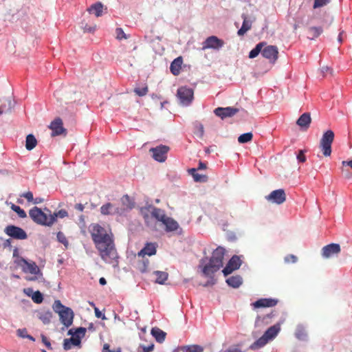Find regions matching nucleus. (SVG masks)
<instances>
[{
  "mask_svg": "<svg viewBox=\"0 0 352 352\" xmlns=\"http://www.w3.org/2000/svg\"><path fill=\"white\" fill-rule=\"evenodd\" d=\"M89 231L101 258L107 263H118V256L111 232L98 223L91 225Z\"/></svg>",
  "mask_w": 352,
  "mask_h": 352,
  "instance_id": "obj_1",
  "label": "nucleus"
},
{
  "mask_svg": "<svg viewBox=\"0 0 352 352\" xmlns=\"http://www.w3.org/2000/svg\"><path fill=\"white\" fill-rule=\"evenodd\" d=\"M140 212L146 226L152 230H157V221L162 222L168 232L176 231L179 226L173 218L168 217L165 211L151 205L142 207Z\"/></svg>",
  "mask_w": 352,
  "mask_h": 352,
  "instance_id": "obj_2",
  "label": "nucleus"
},
{
  "mask_svg": "<svg viewBox=\"0 0 352 352\" xmlns=\"http://www.w3.org/2000/svg\"><path fill=\"white\" fill-rule=\"evenodd\" d=\"M14 262L17 267L21 269L23 272L33 275L31 277L25 278L27 280L35 281L43 276V272L34 261H28L23 257L17 256Z\"/></svg>",
  "mask_w": 352,
  "mask_h": 352,
  "instance_id": "obj_3",
  "label": "nucleus"
},
{
  "mask_svg": "<svg viewBox=\"0 0 352 352\" xmlns=\"http://www.w3.org/2000/svg\"><path fill=\"white\" fill-rule=\"evenodd\" d=\"M47 212L50 213V210L45 208L44 209ZM30 218L37 224L51 226L54 223V217H50V214L47 215L41 208L34 206L29 211Z\"/></svg>",
  "mask_w": 352,
  "mask_h": 352,
  "instance_id": "obj_4",
  "label": "nucleus"
},
{
  "mask_svg": "<svg viewBox=\"0 0 352 352\" xmlns=\"http://www.w3.org/2000/svg\"><path fill=\"white\" fill-rule=\"evenodd\" d=\"M54 311L58 314L61 322L67 327L71 326L74 319V311L69 307L64 306L60 300H56L53 305Z\"/></svg>",
  "mask_w": 352,
  "mask_h": 352,
  "instance_id": "obj_5",
  "label": "nucleus"
},
{
  "mask_svg": "<svg viewBox=\"0 0 352 352\" xmlns=\"http://www.w3.org/2000/svg\"><path fill=\"white\" fill-rule=\"evenodd\" d=\"M334 140V133L331 130H327L324 133L320 140V147L325 157L331 154V144Z\"/></svg>",
  "mask_w": 352,
  "mask_h": 352,
  "instance_id": "obj_6",
  "label": "nucleus"
},
{
  "mask_svg": "<svg viewBox=\"0 0 352 352\" xmlns=\"http://www.w3.org/2000/svg\"><path fill=\"white\" fill-rule=\"evenodd\" d=\"M177 96L183 105H189L194 98V92L191 88L181 87L177 89Z\"/></svg>",
  "mask_w": 352,
  "mask_h": 352,
  "instance_id": "obj_7",
  "label": "nucleus"
},
{
  "mask_svg": "<svg viewBox=\"0 0 352 352\" xmlns=\"http://www.w3.org/2000/svg\"><path fill=\"white\" fill-rule=\"evenodd\" d=\"M169 147L165 145H160L155 148H151L149 152L152 153L153 159L160 162H164L167 158V153Z\"/></svg>",
  "mask_w": 352,
  "mask_h": 352,
  "instance_id": "obj_8",
  "label": "nucleus"
},
{
  "mask_svg": "<svg viewBox=\"0 0 352 352\" xmlns=\"http://www.w3.org/2000/svg\"><path fill=\"white\" fill-rule=\"evenodd\" d=\"M49 128L52 130V136L55 137L60 135H66L67 130L63 127V122L61 118H55L50 124Z\"/></svg>",
  "mask_w": 352,
  "mask_h": 352,
  "instance_id": "obj_9",
  "label": "nucleus"
},
{
  "mask_svg": "<svg viewBox=\"0 0 352 352\" xmlns=\"http://www.w3.org/2000/svg\"><path fill=\"white\" fill-rule=\"evenodd\" d=\"M4 231L7 235L16 239H25L28 237L26 232L22 228L15 226H8Z\"/></svg>",
  "mask_w": 352,
  "mask_h": 352,
  "instance_id": "obj_10",
  "label": "nucleus"
},
{
  "mask_svg": "<svg viewBox=\"0 0 352 352\" xmlns=\"http://www.w3.org/2000/svg\"><path fill=\"white\" fill-rule=\"evenodd\" d=\"M224 45V41L216 36H210L208 37L203 43L202 50L214 49L219 50Z\"/></svg>",
  "mask_w": 352,
  "mask_h": 352,
  "instance_id": "obj_11",
  "label": "nucleus"
},
{
  "mask_svg": "<svg viewBox=\"0 0 352 352\" xmlns=\"http://www.w3.org/2000/svg\"><path fill=\"white\" fill-rule=\"evenodd\" d=\"M262 56L270 62L274 63L278 56V50L275 45H265L262 49Z\"/></svg>",
  "mask_w": 352,
  "mask_h": 352,
  "instance_id": "obj_12",
  "label": "nucleus"
},
{
  "mask_svg": "<svg viewBox=\"0 0 352 352\" xmlns=\"http://www.w3.org/2000/svg\"><path fill=\"white\" fill-rule=\"evenodd\" d=\"M266 199L272 203L282 204L286 200V195L283 189L273 190L266 197Z\"/></svg>",
  "mask_w": 352,
  "mask_h": 352,
  "instance_id": "obj_13",
  "label": "nucleus"
},
{
  "mask_svg": "<svg viewBox=\"0 0 352 352\" xmlns=\"http://www.w3.org/2000/svg\"><path fill=\"white\" fill-rule=\"evenodd\" d=\"M242 261L239 256L234 255L228 261L227 265L223 270L224 276H228L234 270H238L241 265Z\"/></svg>",
  "mask_w": 352,
  "mask_h": 352,
  "instance_id": "obj_14",
  "label": "nucleus"
},
{
  "mask_svg": "<svg viewBox=\"0 0 352 352\" xmlns=\"http://www.w3.org/2000/svg\"><path fill=\"white\" fill-rule=\"evenodd\" d=\"M340 246L338 243H331L325 245L322 249V256L328 258L340 252Z\"/></svg>",
  "mask_w": 352,
  "mask_h": 352,
  "instance_id": "obj_15",
  "label": "nucleus"
},
{
  "mask_svg": "<svg viewBox=\"0 0 352 352\" xmlns=\"http://www.w3.org/2000/svg\"><path fill=\"white\" fill-rule=\"evenodd\" d=\"M215 115L220 117L221 119H224L228 117H232L239 112L237 108L228 107H218L214 111Z\"/></svg>",
  "mask_w": 352,
  "mask_h": 352,
  "instance_id": "obj_16",
  "label": "nucleus"
},
{
  "mask_svg": "<svg viewBox=\"0 0 352 352\" xmlns=\"http://www.w3.org/2000/svg\"><path fill=\"white\" fill-rule=\"evenodd\" d=\"M278 300L275 298H260L252 303L254 308L273 307L278 304Z\"/></svg>",
  "mask_w": 352,
  "mask_h": 352,
  "instance_id": "obj_17",
  "label": "nucleus"
},
{
  "mask_svg": "<svg viewBox=\"0 0 352 352\" xmlns=\"http://www.w3.org/2000/svg\"><path fill=\"white\" fill-rule=\"evenodd\" d=\"M157 246L155 243H147L138 253V256L144 258L146 255L149 256L155 255L157 252Z\"/></svg>",
  "mask_w": 352,
  "mask_h": 352,
  "instance_id": "obj_18",
  "label": "nucleus"
},
{
  "mask_svg": "<svg viewBox=\"0 0 352 352\" xmlns=\"http://www.w3.org/2000/svg\"><path fill=\"white\" fill-rule=\"evenodd\" d=\"M225 252H226V250L223 248L218 247L212 252V256L210 260H211L212 261V263H214L215 264H218L222 267Z\"/></svg>",
  "mask_w": 352,
  "mask_h": 352,
  "instance_id": "obj_19",
  "label": "nucleus"
},
{
  "mask_svg": "<svg viewBox=\"0 0 352 352\" xmlns=\"http://www.w3.org/2000/svg\"><path fill=\"white\" fill-rule=\"evenodd\" d=\"M100 212L103 215H109L113 214H122V211L120 208L114 207L111 203H107L100 207Z\"/></svg>",
  "mask_w": 352,
  "mask_h": 352,
  "instance_id": "obj_20",
  "label": "nucleus"
},
{
  "mask_svg": "<svg viewBox=\"0 0 352 352\" xmlns=\"http://www.w3.org/2000/svg\"><path fill=\"white\" fill-rule=\"evenodd\" d=\"M221 267V266L212 263V261L210 260L209 263L204 267L202 271L204 275L210 276L217 272Z\"/></svg>",
  "mask_w": 352,
  "mask_h": 352,
  "instance_id": "obj_21",
  "label": "nucleus"
},
{
  "mask_svg": "<svg viewBox=\"0 0 352 352\" xmlns=\"http://www.w3.org/2000/svg\"><path fill=\"white\" fill-rule=\"evenodd\" d=\"M242 19H243L242 26L237 32L239 36H243L252 28V21L248 19L245 14H242Z\"/></svg>",
  "mask_w": 352,
  "mask_h": 352,
  "instance_id": "obj_22",
  "label": "nucleus"
},
{
  "mask_svg": "<svg viewBox=\"0 0 352 352\" xmlns=\"http://www.w3.org/2000/svg\"><path fill=\"white\" fill-rule=\"evenodd\" d=\"M183 60L182 57H177L175 58L170 64V69L171 73L177 76L179 74L181 69H182V65Z\"/></svg>",
  "mask_w": 352,
  "mask_h": 352,
  "instance_id": "obj_23",
  "label": "nucleus"
},
{
  "mask_svg": "<svg viewBox=\"0 0 352 352\" xmlns=\"http://www.w3.org/2000/svg\"><path fill=\"white\" fill-rule=\"evenodd\" d=\"M274 316V312H271L263 316H258L256 319V324L257 326L267 325L272 322V318Z\"/></svg>",
  "mask_w": 352,
  "mask_h": 352,
  "instance_id": "obj_24",
  "label": "nucleus"
},
{
  "mask_svg": "<svg viewBox=\"0 0 352 352\" xmlns=\"http://www.w3.org/2000/svg\"><path fill=\"white\" fill-rule=\"evenodd\" d=\"M311 118L309 113H304L297 120L296 124L300 127L307 129L311 123Z\"/></svg>",
  "mask_w": 352,
  "mask_h": 352,
  "instance_id": "obj_25",
  "label": "nucleus"
},
{
  "mask_svg": "<svg viewBox=\"0 0 352 352\" xmlns=\"http://www.w3.org/2000/svg\"><path fill=\"white\" fill-rule=\"evenodd\" d=\"M280 330V327L279 324H274L270 327L265 333L264 335L267 337L270 340L274 338L278 332Z\"/></svg>",
  "mask_w": 352,
  "mask_h": 352,
  "instance_id": "obj_26",
  "label": "nucleus"
},
{
  "mask_svg": "<svg viewBox=\"0 0 352 352\" xmlns=\"http://www.w3.org/2000/svg\"><path fill=\"white\" fill-rule=\"evenodd\" d=\"M151 334L155 338L156 341L162 343L166 338V333L157 327L151 329Z\"/></svg>",
  "mask_w": 352,
  "mask_h": 352,
  "instance_id": "obj_27",
  "label": "nucleus"
},
{
  "mask_svg": "<svg viewBox=\"0 0 352 352\" xmlns=\"http://www.w3.org/2000/svg\"><path fill=\"white\" fill-rule=\"evenodd\" d=\"M204 349L199 345L184 346L179 348L176 352H203Z\"/></svg>",
  "mask_w": 352,
  "mask_h": 352,
  "instance_id": "obj_28",
  "label": "nucleus"
},
{
  "mask_svg": "<svg viewBox=\"0 0 352 352\" xmlns=\"http://www.w3.org/2000/svg\"><path fill=\"white\" fill-rule=\"evenodd\" d=\"M103 10V5L100 2L96 3L91 5L87 11L90 13L93 12L96 16L99 17L102 16Z\"/></svg>",
  "mask_w": 352,
  "mask_h": 352,
  "instance_id": "obj_29",
  "label": "nucleus"
},
{
  "mask_svg": "<svg viewBox=\"0 0 352 352\" xmlns=\"http://www.w3.org/2000/svg\"><path fill=\"white\" fill-rule=\"evenodd\" d=\"M269 340H270L263 334L260 338H258L254 343H252L250 345V348L252 350L258 349L264 346L268 342Z\"/></svg>",
  "mask_w": 352,
  "mask_h": 352,
  "instance_id": "obj_30",
  "label": "nucleus"
},
{
  "mask_svg": "<svg viewBox=\"0 0 352 352\" xmlns=\"http://www.w3.org/2000/svg\"><path fill=\"white\" fill-rule=\"evenodd\" d=\"M295 336L298 340H303L307 337V331L303 324H298L296 327Z\"/></svg>",
  "mask_w": 352,
  "mask_h": 352,
  "instance_id": "obj_31",
  "label": "nucleus"
},
{
  "mask_svg": "<svg viewBox=\"0 0 352 352\" xmlns=\"http://www.w3.org/2000/svg\"><path fill=\"white\" fill-rule=\"evenodd\" d=\"M121 201L122 204L124 205V208H120V210L122 211V214L124 213V211L131 210L134 206L133 202L131 200L129 196H128L127 195H124L122 197Z\"/></svg>",
  "mask_w": 352,
  "mask_h": 352,
  "instance_id": "obj_32",
  "label": "nucleus"
},
{
  "mask_svg": "<svg viewBox=\"0 0 352 352\" xmlns=\"http://www.w3.org/2000/svg\"><path fill=\"white\" fill-rule=\"evenodd\" d=\"M196 168H190L188 170L189 173L192 176L194 180L197 182H206L208 177L205 175H201L197 173Z\"/></svg>",
  "mask_w": 352,
  "mask_h": 352,
  "instance_id": "obj_33",
  "label": "nucleus"
},
{
  "mask_svg": "<svg viewBox=\"0 0 352 352\" xmlns=\"http://www.w3.org/2000/svg\"><path fill=\"white\" fill-rule=\"evenodd\" d=\"M228 285L237 288L242 284V278L240 276H232L226 280Z\"/></svg>",
  "mask_w": 352,
  "mask_h": 352,
  "instance_id": "obj_34",
  "label": "nucleus"
},
{
  "mask_svg": "<svg viewBox=\"0 0 352 352\" xmlns=\"http://www.w3.org/2000/svg\"><path fill=\"white\" fill-rule=\"evenodd\" d=\"M323 32L321 27H311L308 29V38L314 39L318 37Z\"/></svg>",
  "mask_w": 352,
  "mask_h": 352,
  "instance_id": "obj_35",
  "label": "nucleus"
},
{
  "mask_svg": "<svg viewBox=\"0 0 352 352\" xmlns=\"http://www.w3.org/2000/svg\"><path fill=\"white\" fill-rule=\"evenodd\" d=\"M37 144V140L32 134H29L25 140V148L28 151L32 150Z\"/></svg>",
  "mask_w": 352,
  "mask_h": 352,
  "instance_id": "obj_36",
  "label": "nucleus"
},
{
  "mask_svg": "<svg viewBox=\"0 0 352 352\" xmlns=\"http://www.w3.org/2000/svg\"><path fill=\"white\" fill-rule=\"evenodd\" d=\"M265 45H266L265 42L258 43L256 47L250 52L249 58H254L256 57L259 53L262 54V49Z\"/></svg>",
  "mask_w": 352,
  "mask_h": 352,
  "instance_id": "obj_37",
  "label": "nucleus"
},
{
  "mask_svg": "<svg viewBox=\"0 0 352 352\" xmlns=\"http://www.w3.org/2000/svg\"><path fill=\"white\" fill-rule=\"evenodd\" d=\"M154 274L156 276L155 283L163 285L168 279V274L166 272L155 271Z\"/></svg>",
  "mask_w": 352,
  "mask_h": 352,
  "instance_id": "obj_38",
  "label": "nucleus"
},
{
  "mask_svg": "<svg viewBox=\"0 0 352 352\" xmlns=\"http://www.w3.org/2000/svg\"><path fill=\"white\" fill-rule=\"evenodd\" d=\"M149 265V261L147 258H142L138 263L137 268L142 273H144L147 271Z\"/></svg>",
  "mask_w": 352,
  "mask_h": 352,
  "instance_id": "obj_39",
  "label": "nucleus"
},
{
  "mask_svg": "<svg viewBox=\"0 0 352 352\" xmlns=\"http://www.w3.org/2000/svg\"><path fill=\"white\" fill-rule=\"evenodd\" d=\"M253 138V134L251 132L245 133L241 135L238 138V142L241 144H244L250 142Z\"/></svg>",
  "mask_w": 352,
  "mask_h": 352,
  "instance_id": "obj_40",
  "label": "nucleus"
},
{
  "mask_svg": "<svg viewBox=\"0 0 352 352\" xmlns=\"http://www.w3.org/2000/svg\"><path fill=\"white\" fill-rule=\"evenodd\" d=\"M11 208L13 211H14L19 217L25 218L27 217L26 212L22 208H21L19 206L12 204L11 206Z\"/></svg>",
  "mask_w": 352,
  "mask_h": 352,
  "instance_id": "obj_41",
  "label": "nucleus"
},
{
  "mask_svg": "<svg viewBox=\"0 0 352 352\" xmlns=\"http://www.w3.org/2000/svg\"><path fill=\"white\" fill-rule=\"evenodd\" d=\"M12 108V102L10 100H6L5 102L0 107V115L8 112Z\"/></svg>",
  "mask_w": 352,
  "mask_h": 352,
  "instance_id": "obj_42",
  "label": "nucleus"
},
{
  "mask_svg": "<svg viewBox=\"0 0 352 352\" xmlns=\"http://www.w3.org/2000/svg\"><path fill=\"white\" fill-rule=\"evenodd\" d=\"M68 213L65 210H60L57 212H54L53 214L50 213V217H54V222L56 221L57 218H64L67 217Z\"/></svg>",
  "mask_w": 352,
  "mask_h": 352,
  "instance_id": "obj_43",
  "label": "nucleus"
},
{
  "mask_svg": "<svg viewBox=\"0 0 352 352\" xmlns=\"http://www.w3.org/2000/svg\"><path fill=\"white\" fill-rule=\"evenodd\" d=\"M148 91V88L147 85H146L142 88L136 87L134 89V92L135 93V94H137L139 96H146L147 94Z\"/></svg>",
  "mask_w": 352,
  "mask_h": 352,
  "instance_id": "obj_44",
  "label": "nucleus"
},
{
  "mask_svg": "<svg viewBox=\"0 0 352 352\" xmlns=\"http://www.w3.org/2000/svg\"><path fill=\"white\" fill-rule=\"evenodd\" d=\"M32 299L36 303H41L43 300V297L39 291H36L33 294Z\"/></svg>",
  "mask_w": 352,
  "mask_h": 352,
  "instance_id": "obj_45",
  "label": "nucleus"
},
{
  "mask_svg": "<svg viewBox=\"0 0 352 352\" xmlns=\"http://www.w3.org/2000/svg\"><path fill=\"white\" fill-rule=\"evenodd\" d=\"M330 0H314L313 8L314 9L327 6Z\"/></svg>",
  "mask_w": 352,
  "mask_h": 352,
  "instance_id": "obj_46",
  "label": "nucleus"
},
{
  "mask_svg": "<svg viewBox=\"0 0 352 352\" xmlns=\"http://www.w3.org/2000/svg\"><path fill=\"white\" fill-rule=\"evenodd\" d=\"M57 239L60 243H63L66 247L68 245V241L63 232H58Z\"/></svg>",
  "mask_w": 352,
  "mask_h": 352,
  "instance_id": "obj_47",
  "label": "nucleus"
},
{
  "mask_svg": "<svg viewBox=\"0 0 352 352\" xmlns=\"http://www.w3.org/2000/svg\"><path fill=\"white\" fill-rule=\"evenodd\" d=\"M116 38L118 40H121L122 38H126V35L124 32L123 30L120 28H118L116 30Z\"/></svg>",
  "mask_w": 352,
  "mask_h": 352,
  "instance_id": "obj_48",
  "label": "nucleus"
},
{
  "mask_svg": "<svg viewBox=\"0 0 352 352\" xmlns=\"http://www.w3.org/2000/svg\"><path fill=\"white\" fill-rule=\"evenodd\" d=\"M296 158L299 162L304 163L306 162V156L305 155V151L299 150L296 155Z\"/></svg>",
  "mask_w": 352,
  "mask_h": 352,
  "instance_id": "obj_49",
  "label": "nucleus"
},
{
  "mask_svg": "<svg viewBox=\"0 0 352 352\" xmlns=\"http://www.w3.org/2000/svg\"><path fill=\"white\" fill-rule=\"evenodd\" d=\"M71 343L74 346H79L80 344V337L79 336H72L69 339Z\"/></svg>",
  "mask_w": 352,
  "mask_h": 352,
  "instance_id": "obj_50",
  "label": "nucleus"
},
{
  "mask_svg": "<svg viewBox=\"0 0 352 352\" xmlns=\"http://www.w3.org/2000/svg\"><path fill=\"white\" fill-rule=\"evenodd\" d=\"M21 197L25 198L28 200V201H29V202H32L34 200L33 194L30 191H28V192L23 193L21 195Z\"/></svg>",
  "mask_w": 352,
  "mask_h": 352,
  "instance_id": "obj_51",
  "label": "nucleus"
},
{
  "mask_svg": "<svg viewBox=\"0 0 352 352\" xmlns=\"http://www.w3.org/2000/svg\"><path fill=\"white\" fill-rule=\"evenodd\" d=\"M50 313H45L40 316V319L43 322L44 324H47L50 321L51 318Z\"/></svg>",
  "mask_w": 352,
  "mask_h": 352,
  "instance_id": "obj_52",
  "label": "nucleus"
},
{
  "mask_svg": "<svg viewBox=\"0 0 352 352\" xmlns=\"http://www.w3.org/2000/svg\"><path fill=\"white\" fill-rule=\"evenodd\" d=\"M286 263H296L297 261V257L293 254H289L285 258Z\"/></svg>",
  "mask_w": 352,
  "mask_h": 352,
  "instance_id": "obj_53",
  "label": "nucleus"
},
{
  "mask_svg": "<svg viewBox=\"0 0 352 352\" xmlns=\"http://www.w3.org/2000/svg\"><path fill=\"white\" fill-rule=\"evenodd\" d=\"M86 333V329L84 327L77 328L75 331V334L79 336L80 338L83 337Z\"/></svg>",
  "mask_w": 352,
  "mask_h": 352,
  "instance_id": "obj_54",
  "label": "nucleus"
},
{
  "mask_svg": "<svg viewBox=\"0 0 352 352\" xmlns=\"http://www.w3.org/2000/svg\"><path fill=\"white\" fill-rule=\"evenodd\" d=\"M72 344L70 340L66 338L63 341V349L66 351L69 350L72 348Z\"/></svg>",
  "mask_w": 352,
  "mask_h": 352,
  "instance_id": "obj_55",
  "label": "nucleus"
},
{
  "mask_svg": "<svg viewBox=\"0 0 352 352\" xmlns=\"http://www.w3.org/2000/svg\"><path fill=\"white\" fill-rule=\"evenodd\" d=\"M41 338H42V342H43V344L47 347L48 349L51 350L52 348L51 346V343L48 340V339L43 335L41 336Z\"/></svg>",
  "mask_w": 352,
  "mask_h": 352,
  "instance_id": "obj_56",
  "label": "nucleus"
},
{
  "mask_svg": "<svg viewBox=\"0 0 352 352\" xmlns=\"http://www.w3.org/2000/svg\"><path fill=\"white\" fill-rule=\"evenodd\" d=\"M109 347L108 344H104L102 348V352H120V349L111 351Z\"/></svg>",
  "mask_w": 352,
  "mask_h": 352,
  "instance_id": "obj_57",
  "label": "nucleus"
},
{
  "mask_svg": "<svg viewBox=\"0 0 352 352\" xmlns=\"http://www.w3.org/2000/svg\"><path fill=\"white\" fill-rule=\"evenodd\" d=\"M84 32H93L95 31L96 26H88L86 25L84 28Z\"/></svg>",
  "mask_w": 352,
  "mask_h": 352,
  "instance_id": "obj_58",
  "label": "nucleus"
},
{
  "mask_svg": "<svg viewBox=\"0 0 352 352\" xmlns=\"http://www.w3.org/2000/svg\"><path fill=\"white\" fill-rule=\"evenodd\" d=\"M95 315L98 318H102V319H105L104 315H102V313L99 311L97 307L94 308Z\"/></svg>",
  "mask_w": 352,
  "mask_h": 352,
  "instance_id": "obj_59",
  "label": "nucleus"
},
{
  "mask_svg": "<svg viewBox=\"0 0 352 352\" xmlns=\"http://www.w3.org/2000/svg\"><path fill=\"white\" fill-rule=\"evenodd\" d=\"M153 349H154V345L151 344L147 346H143L142 351H143V352H151L153 350Z\"/></svg>",
  "mask_w": 352,
  "mask_h": 352,
  "instance_id": "obj_60",
  "label": "nucleus"
},
{
  "mask_svg": "<svg viewBox=\"0 0 352 352\" xmlns=\"http://www.w3.org/2000/svg\"><path fill=\"white\" fill-rule=\"evenodd\" d=\"M44 201V199L43 198H41V197H36L35 199H34L32 203L34 204H41Z\"/></svg>",
  "mask_w": 352,
  "mask_h": 352,
  "instance_id": "obj_61",
  "label": "nucleus"
},
{
  "mask_svg": "<svg viewBox=\"0 0 352 352\" xmlns=\"http://www.w3.org/2000/svg\"><path fill=\"white\" fill-rule=\"evenodd\" d=\"M75 208L77 210L82 212L84 210V206L82 204H77L75 205Z\"/></svg>",
  "mask_w": 352,
  "mask_h": 352,
  "instance_id": "obj_62",
  "label": "nucleus"
},
{
  "mask_svg": "<svg viewBox=\"0 0 352 352\" xmlns=\"http://www.w3.org/2000/svg\"><path fill=\"white\" fill-rule=\"evenodd\" d=\"M321 72L323 74H325L328 72H331V69L328 66H324L321 68Z\"/></svg>",
  "mask_w": 352,
  "mask_h": 352,
  "instance_id": "obj_63",
  "label": "nucleus"
},
{
  "mask_svg": "<svg viewBox=\"0 0 352 352\" xmlns=\"http://www.w3.org/2000/svg\"><path fill=\"white\" fill-rule=\"evenodd\" d=\"M342 166H349L352 168V159L349 161H342Z\"/></svg>",
  "mask_w": 352,
  "mask_h": 352,
  "instance_id": "obj_64",
  "label": "nucleus"
}]
</instances>
